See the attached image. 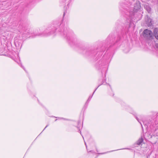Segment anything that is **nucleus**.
<instances>
[{
	"label": "nucleus",
	"mask_w": 158,
	"mask_h": 158,
	"mask_svg": "<svg viewBox=\"0 0 158 158\" xmlns=\"http://www.w3.org/2000/svg\"><path fill=\"white\" fill-rule=\"evenodd\" d=\"M143 34L144 37L148 38L152 37V32L148 29L145 30L143 32Z\"/></svg>",
	"instance_id": "nucleus-1"
},
{
	"label": "nucleus",
	"mask_w": 158,
	"mask_h": 158,
	"mask_svg": "<svg viewBox=\"0 0 158 158\" xmlns=\"http://www.w3.org/2000/svg\"><path fill=\"white\" fill-rule=\"evenodd\" d=\"M144 7L148 12L149 13L150 12L151 10V8L148 3L145 4L144 5Z\"/></svg>",
	"instance_id": "nucleus-2"
},
{
	"label": "nucleus",
	"mask_w": 158,
	"mask_h": 158,
	"mask_svg": "<svg viewBox=\"0 0 158 158\" xmlns=\"http://www.w3.org/2000/svg\"><path fill=\"white\" fill-rule=\"evenodd\" d=\"M154 34L155 38L158 40V29L155 28L154 30Z\"/></svg>",
	"instance_id": "nucleus-3"
},
{
	"label": "nucleus",
	"mask_w": 158,
	"mask_h": 158,
	"mask_svg": "<svg viewBox=\"0 0 158 158\" xmlns=\"http://www.w3.org/2000/svg\"><path fill=\"white\" fill-rule=\"evenodd\" d=\"M141 7V6L140 5V4L139 3H137L134 6V9L135 10H137L139 9Z\"/></svg>",
	"instance_id": "nucleus-4"
},
{
	"label": "nucleus",
	"mask_w": 158,
	"mask_h": 158,
	"mask_svg": "<svg viewBox=\"0 0 158 158\" xmlns=\"http://www.w3.org/2000/svg\"><path fill=\"white\" fill-rule=\"evenodd\" d=\"M143 141V139L142 138H140L137 142V144L138 145H140Z\"/></svg>",
	"instance_id": "nucleus-5"
},
{
	"label": "nucleus",
	"mask_w": 158,
	"mask_h": 158,
	"mask_svg": "<svg viewBox=\"0 0 158 158\" xmlns=\"http://www.w3.org/2000/svg\"><path fill=\"white\" fill-rule=\"evenodd\" d=\"M152 20L150 18H148L147 23L148 26H151L152 24Z\"/></svg>",
	"instance_id": "nucleus-6"
},
{
	"label": "nucleus",
	"mask_w": 158,
	"mask_h": 158,
	"mask_svg": "<svg viewBox=\"0 0 158 158\" xmlns=\"http://www.w3.org/2000/svg\"><path fill=\"white\" fill-rule=\"evenodd\" d=\"M106 81V80H105V79L103 80V81H102V83L101 84L99 85L98 86V87H97L96 89L94 91V92H93V95L94 94V92H95V91L98 88V87L100 86L101 85H102L103 84V83H104V82H105V81Z\"/></svg>",
	"instance_id": "nucleus-7"
},
{
	"label": "nucleus",
	"mask_w": 158,
	"mask_h": 158,
	"mask_svg": "<svg viewBox=\"0 0 158 158\" xmlns=\"http://www.w3.org/2000/svg\"><path fill=\"white\" fill-rule=\"evenodd\" d=\"M69 35H66V36H64L65 37H66L67 38V39H69V40L70 39V37H69Z\"/></svg>",
	"instance_id": "nucleus-8"
},
{
	"label": "nucleus",
	"mask_w": 158,
	"mask_h": 158,
	"mask_svg": "<svg viewBox=\"0 0 158 158\" xmlns=\"http://www.w3.org/2000/svg\"><path fill=\"white\" fill-rule=\"evenodd\" d=\"M155 47L158 49V43L155 44Z\"/></svg>",
	"instance_id": "nucleus-9"
},
{
	"label": "nucleus",
	"mask_w": 158,
	"mask_h": 158,
	"mask_svg": "<svg viewBox=\"0 0 158 158\" xmlns=\"http://www.w3.org/2000/svg\"><path fill=\"white\" fill-rule=\"evenodd\" d=\"M136 119L140 123L142 127V125L141 123L139 122V119H138V118L137 117H136Z\"/></svg>",
	"instance_id": "nucleus-10"
},
{
	"label": "nucleus",
	"mask_w": 158,
	"mask_h": 158,
	"mask_svg": "<svg viewBox=\"0 0 158 158\" xmlns=\"http://www.w3.org/2000/svg\"><path fill=\"white\" fill-rule=\"evenodd\" d=\"M92 97V96L91 97H90V96L89 97L87 101L90 100L91 99V98Z\"/></svg>",
	"instance_id": "nucleus-11"
},
{
	"label": "nucleus",
	"mask_w": 158,
	"mask_h": 158,
	"mask_svg": "<svg viewBox=\"0 0 158 158\" xmlns=\"http://www.w3.org/2000/svg\"><path fill=\"white\" fill-rule=\"evenodd\" d=\"M48 125H47L46 127H45V128H44V130H43V131L48 126Z\"/></svg>",
	"instance_id": "nucleus-12"
},
{
	"label": "nucleus",
	"mask_w": 158,
	"mask_h": 158,
	"mask_svg": "<svg viewBox=\"0 0 158 158\" xmlns=\"http://www.w3.org/2000/svg\"><path fill=\"white\" fill-rule=\"evenodd\" d=\"M85 145H86V147L87 148V146H86V143L85 142Z\"/></svg>",
	"instance_id": "nucleus-13"
},
{
	"label": "nucleus",
	"mask_w": 158,
	"mask_h": 158,
	"mask_svg": "<svg viewBox=\"0 0 158 158\" xmlns=\"http://www.w3.org/2000/svg\"><path fill=\"white\" fill-rule=\"evenodd\" d=\"M64 14H64V15H63L64 16Z\"/></svg>",
	"instance_id": "nucleus-14"
},
{
	"label": "nucleus",
	"mask_w": 158,
	"mask_h": 158,
	"mask_svg": "<svg viewBox=\"0 0 158 158\" xmlns=\"http://www.w3.org/2000/svg\"><path fill=\"white\" fill-rule=\"evenodd\" d=\"M109 85L110 87V85Z\"/></svg>",
	"instance_id": "nucleus-15"
},
{
	"label": "nucleus",
	"mask_w": 158,
	"mask_h": 158,
	"mask_svg": "<svg viewBox=\"0 0 158 158\" xmlns=\"http://www.w3.org/2000/svg\"><path fill=\"white\" fill-rule=\"evenodd\" d=\"M61 119H63V118H61Z\"/></svg>",
	"instance_id": "nucleus-16"
},
{
	"label": "nucleus",
	"mask_w": 158,
	"mask_h": 158,
	"mask_svg": "<svg viewBox=\"0 0 158 158\" xmlns=\"http://www.w3.org/2000/svg\"><path fill=\"white\" fill-rule=\"evenodd\" d=\"M57 120V119H56L55 120V121H56Z\"/></svg>",
	"instance_id": "nucleus-17"
}]
</instances>
